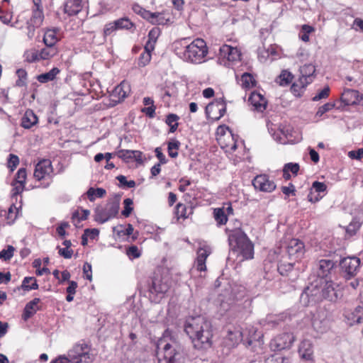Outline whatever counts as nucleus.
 I'll use <instances>...</instances> for the list:
<instances>
[{
    "label": "nucleus",
    "instance_id": "obj_49",
    "mask_svg": "<svg viewBox=\"0 0 363 363\" xmlns=\"http://www.w3.org/2000/svg\"><path fill=\"white\" fill-rule=\"evenodd\" d=\"M40 51L36 50H30L26 52L25 57L26 60L29 62H34L36 61L42 60L40 58Z\"/></svg>",
    "mask_w": 363,
    "mask_h": 363
},
{
    "label": "nucleus",
    "instance_id": "obj_11",
    "mask_svg": "<svg viewBox=\"0 0 363 363\" xmlns=\"http://www.w3.org/2000/svg\"><path fill=\"white\" fill-rule=\"evenodd\" d=\"M170 286L171 282L167 276L155 274L152 278L150 291L152 294H164L169 289Z\"/></svg>",
    "mask_w": 363,
    "mask_h": 363
},
{
    "label": "nucleus",
    "instance_id": "obj_1",
    "mask_svg": "<svg viewBox=\"0 0 363 363\" xmlns=\"http://www.w3.org/2000/svg\"><path fill=\"white\" fill-rule=\"evenodd\" d=\"M341 296L338 285L332 280L315 278L311 281L301 294V303L307 306L323 299L336 301Z\"/></svg>",
    "mask_w": 363,
    "mask_h": 363
},
{
    "label": "nucleus",
    "instance_id": "obj_24",
    "mask_svg": "<svg viewBox=\"0 0 363 363\" xmlns=\"http://www.w3.org/2000/svg\"><path fill=\"white\" fill-rule=\"evenodd\" d=\"M40 302V299L39 298H35L26 305L22 315L24 320L29 319L40 309L38 306Z\"/></svg>",
    "mask_w": 363,
    "mask_h": 363
},
{
    "label": "nucleus",
    "instance_id": "obj_36",
    "mask_svg": "<svg viewBox=\"0 0 363 363\" xmlns=\"http://www.w3.org/2000/svg\"><path fill=\"white\" fill-rule=\"evenodd\" d=\"M132 28H135V25L128 18H122L117 21H115V30H131Z\"/></svg>",
    "mask_w": 363,
    "mask_h": 363
},
{
    "label": "nucleus",
    "instance_id": "obj_22",
    "mask_svg": "<svg viewBox=\"0 0 363 363\" xmlns=\"http://www.w3.org/2000/svg\"><path fill=\"white\" fill-rule=\"evenodd\" d=\"M299 71L300 77L298 79L300 80L308 82V84L313 82L315 68L312 64H306L301 66Z\"/></svg>",
    "mask_w": 363,
    "mask_h": 363
},
{
    "label": "nucleus",
    "instance_id": "obj_42",
    "mask_svg": "<svg viewBox=\"0 0 363 363\" xmlns=\"http://www.w3.org/2000/svg\"><path fill=\"white\" fill-rule=\"evenodd\" d=\"M152 24L164 25L167 21L163 13L155 12L152 13V16L147 19Z\"/></svg>",
    "mask_w": 363,
    "mask_h": 363
},
{
    "label": "nucleus",
    "instance_id": "obj_51",
    "mask_svg": "<svg viewBox=\"0 0 363 363\" xmlns=\"http://www.w3.org/2000/svg\"><path fill=\"white\" fill-rule=\"evenodd\" d=\"M15 248L11 245H8L6 249H4L0 252V259L5 261L9 260L13 256Z\"/></svg>",
    "mask_w": 363,
    "mask_h": 363
},
{
    "label": "nucleus",
    "instance_id": "obj_55",
    "mask_svg": "<svg viewBox=\"0 0 363 363\" xmlns=\"http://www.w3.org/2000/svg\"><path fill=\"white\" fill-rule=\"evenodd\" d=\"M116 230L118 236H122V235L128 236L133 233V227L131 224H128L125 226L121 225L118 228H117V229L115 228V231Z\"/></svg>",
    "mask_w": 363,
    "mask_h": 363
},
{
    "label": "nucleus",
    "instance_id": "obj_21",
    "mask_svg": "<svg viewBox=\"0 0 363 363\" xmlns=\"http://www.w3.org/2000/svg\"><path fill=\"white\" fill-rule=\"evenodd\" d=\"M83 6V0H67L64 5V11L69 16H74L82 11Z\"/></svg>",
    "mask_w": 363,
    "mask_h": 363
},
{
    "label": "nucleus",
    "instance_id": "obj_37",
    "mask_svg": "<svg viewBox=\"0 0 363 363\" xmlns=\"http://www.w3.org/2000/svg\"><path fill=\"white\" fill-rule=\"evenodd\" d=\"M213 216L218 225H224L228 221V215L225 213L223 208H215Z\"/></svg>",
    "mask_w": 363,
    "mask_h": 363
},
{
    "label": "nucleus",
    "instance_id": "obj_34",
    "mask_svg": "<svg viewBox=\"0 0 363 363\" xmlns=\"http://www.w3.org/2000/svg\"><path fill=\"white\" fill-rule=\"evenodd\" d=\"M38 286L36 279L33 277H26L22 281L21 288L25 291L38 289Z\"/></svg>",
    "mask_w": 363,
    "mask_h": 363
},
{
    "label": "nucleus",
    "instance_id": "obj_19",
    "mask_svg": "<svg viewBox=\"0 0 363 363\" xmlns=\"http://www.w3.org/2000/svg\"><path fill=\"white\" fill-rule=\"evenodd\" d=\"M248 100L257 111L263 112L266 109L267 101L260 93L252 92Z\"/></svg>",
    "mask_w": 363,
    "mask_h": 363
},
{
    "label": "nucleus",
    "instance_id": "obj_48",
    "mask_svg": "<svg viewBox=\"0 0 363 363\" xmlns=\"http://www.w3.org/2000/svg\"><path fill=\"white\" fill-rule=\"evenodd\" d=\"M133 11L146 20L150 19L152 16V12L143 9L138 4L133 5Z\"/></svg>",
    "mask_w": 363,
    "mask_h": 363
},
{
    "label": "nucleus",
    "instance_id": "obj_13",
    "mask_svg": "<svg viewBox=\"0 0 363 363\" xmlns=\"http://www.w3.org/2000/svg\"><path fill=\"white\" fill-rule=\"evenodd\" d=\"M53 172L52 162L50 160H42L35 165L34 170V177L40 181L47 178H50Z\"/></svg>",
    "mask_w": 363,
    "mask_h": 363
},
{
    "label": "nucleus",
    "instance_id": "obj_63",
    "mask_svg": "<svg viewBox=\"0 0 363 363\" xmlns=\"http://www.w3.org/2000/svg\"><path fill=\"white\" fill-rule=\"evenodd\" d=\"M330 94V88L328 86L324 87L319 93L314 96L312 99L313 101H318L321 99H327Z\"/></svg>",
    "mask_w": 363,
    "mask_h": 363
},
{
    "label": "nucleus",
    "instance_id": "obj_38",
    "mask_svg": "<svg viewBox=\"0 0 363 363\" xmlns=\"http://www.w3.org/2000/svg\"><path fill=\"white\" fill-rule=\"evenodd\" d=\"M240 81L242 87L244 89L252 88L255 85V83H256L253 77L247 72L244 73L241 76Z\"/></svg>",
    "mask_w": 363,
    "mask_h": 363
},
{
    "label": "nucleus",
    "instance_id": "obj_60",
    "mask_svg": "<svg viewBox=\"0 0 363 363\" xmlns=\"http://www.w3.org/2000/svg\"><path fill=\"white\" fill-rule=\"evenodd\" d=\"M151 60V54L148 52L143 51L139 57L138 65L140 67L146 66Z\"/></svg>",
    "mask_w": 363,
    "mask_h": 363
},
{
    "label": "nucleus",
    "instance_id": "obj_6",
    "mask_svg": "<svg viewBox=\"0 0 363 363\" xmlns=\"http://www.w3.org/2000/svg\"><path fill=\"white\" fill-rule=\"evenodd\" d=\"M207 54L208 48L206 42L201 38H196L190 44L185 45L182 57L188 62L200 64L204 62Z\"/></svg>",
    "mask_w": 363,
    "mask_h": 363
},
{
    "label": "nucleus",
    "instance_id": "obj_32",
    "mask_svg": "<svg viewBox=\"0 0 363 363\" xmlns=\"http://www.w3.org/2000/svg\"><path fill=\"white\" fill-rule=\"evenodd\" d=\"M326 189L327 186L323 182H320L318 181L314 182L312 184L311 191L308 196V200L311 202L318 201L319 200V198L316 196L315 197V199H313V191H314L315 192L317 193H323L326 191Z\"/></svg>",
    "mask_w": 363,
    "mask_h": 363
},
{
    "label": "nucleus",
    "instance_id": "obj_3",
    "mask_svg": "<svg viewBox=\"0 0 363 363\" xmlns=\"http://www.w3.org/2000/svg\"><path fill=\"white\" fill-rule=\"evenodd\" d=\"M230 246V256L235 255L239 262L254 257V244L241 228V223L235 220L234 226L230 223L225 228Z\"/></svg>",
    "mask_w": 363,
    "mask_h": 363
},
{
    "label": "nucleus",
    "instance_id": "obj_58",
    "mask_svg": "<svg viewBox=\"0 0 363 363\" xmlns=\"http://www.w3.org/2000/svg\"><path fill=\"white\" fill-rule=\"evenodd\" d=\"M89 213L90 211L89 210L82 209L81 211H77L74 212L72 218L73 220L76 219H77L79 221L84 220L88 218Z\"/></svg>",
    "mask_w": 363,
    "mask_h": 363
},
{
    "label": "nucleus",
    "instance_id": "obj_52",
    "mask_svg": "<svg viewBox=\"0 0 363 363\" xmlns=\"http://www.w3.org/2000/svg\"><path fill=\"white\" fill-rule=\"evenodd\" d=\"M133 201L131 199H125L123 201V205H124V209L122 211L121 213L123 216H124L125 218L128 217L130 213H132L133 208Z\"/></svg>",
    "mask_w": 363,
    "mask_h": 363
},
{
    "label": "nucleus",
    "instance_id": "obj_44",
    "mask_svg": "<svg viewBox=\"0 0 363 363\" xmlns=\"http://www.w3.org/2000/svg\"><path fill=\"white\" fill-rule=\"evenodd\" d=\"M44 16L42 11H35L33 13L32 17L30 18L29 22L34 25V26L40 27L43 21Z\"/></svg>",
    "mask_w": 363,
    "mask_h": 363
},
{
    "label": "nucleus",
    "instance_id": "obj_27",
    "mask_svg": "<svg viewBox=\"0 0 363 363\" xmlns=\"http://www.w3.org/2000/svg\"><path fill=\"white\" fill-rule=\"evenodd\" d=\"M239 308L240 306H238L234 300L230 301V302L222 301L220 304V311L222 315L229 313L230 315H235Z\"/></svg>",
    "mask_w": 363,
    "mask_h": 363
},
{
    "label": "nucleus",
    "instance_id": "obj_64",
    "mask_svg": "<svg viewBox=\"0 0 363 363\" xmlns=\"http://www.w3.org/2000/svg\"><path fill=\"white\" fill-rule=\"evenodd\" d=\"M126 254L130 259L138 258L140 256V252L138 247L135 245H132L126 250Z\"/></svg>",
    "mask_w": 363,
    "mask_h": 363
},
{
    "label": "nucleus",
    "instance_id": "obj_45",
    "mask_svg": "<svg viewBox=\"0 0 363 363\" xmlns=\"http://www.w3.org/2000/svg\"><path fill=\"white\" fill-rule=\"evenodd\" d=\"M16 75L18 79L16 81V86L22 87L26 85L27 72L23 69H18L16 70Z\"/></svg>",
    "mask_w": 363,
    "mask_h": 363
},
{
    "label": "nucleus",
    "instance_id": "obj_50",
    "mask_svg": "<svg viewBox=\"0 0 363 363\" xmlns=\"http://www.w3.org/2000/svg\"><path fill=\"white\" fill-rule=\"evenodd\" d=\"M186 211H187V208L185 204H183L181 203H179L177 204L176 208H175V215H176L177 219L186 218L188 217Z\"/></svg>",
    "mask_w": 363,
    "mask_h": 363
},
{
    "label": "nucleus",
    "instance_id": "obj_9",
    "mask_svg": "<svg viewBox=\"0 0 363 363\" xmlns=\"http://www.w3.org/2000/svg\"><path fill=\"white\" fill-rule=\"evenodd\" d=\"M294 341L292 333H284L274 337L270 342V348L274 351L290 349Z\"/></svg>",
    "mask_w": 363,
    "mask_h": 363
},
{
    "label": "nucleus",
    "instance_id": "obj_28",
    "mask_svg": "<svg viewBox=\"0 0 363 363\" xmlns=\"http://www.w3.org/2000/svg\"><path fill=\"white\" fill-rule=\"evenodd\" d=\"M359 101V93L352 89H346L342 94L341 101L346 106L352 105Z\"/></svg>",
    "mask_w": 363,
    "mask_h": 363
},
{
    "label": "nucleus",
    "instance_id": "obj_10",
    "mask_svg": "<svg viewBox=\"0 0 363 363\" xmlns=\"http://www.w3.org/2000/svg\"><path fill=\"white\" fill-rule=\"evenodd\" d=\"M360 262V259L357 257H347L340 260V266L345 276L350 279L357 273Z\"/></svg>",
    "mask_w": 363,
    "mask_h": 363
},
{
    "label": "nucleus",
    "instance_id": "obj_15",
    "mask_svg": "<svg viewBox=\"0 0 363 363\" xmlns=\"http://www.w3.org/2000/svg\"><path fill=\"white\" fill-rule=\"evenodd\" d=\"M113 215V202L99 205L95 209V220L104 223L109 220Z\"/></svg>",
    "mask_w": 363,
    "mask_h": 363
},
{
    "label": "nucleus",
    "instance_id": "obj_39",
    "mask_svg": "<svg viewBox=\"0 0 363 363\" xmlns=\"http://www.w3.org/2000/svg\"><path fill=\"white\" fill-rule=\"evenodd\" d=\"M179 117L174 113H169L167 116L166 123L169 126V132L174 133L179 125L178 121Z\"/></svg>",
    "mask_w": 363,
    "mask_h": 363
},
{
    "label": "nucleus",
    "instance_id": "obj_7",
    "mask_svg": "<svg viewBox=\"0 0 363 363\" xmlns=\"http://www.w3.org/2000/svg\"><path fill=\"white\" fill-rule=\"evenodd\" d=\"M260 337L261 334H257V330L253 327H251L249 329L248 337L246 340H244V335L241 329L239 328H233L228 330L224 341L225 344L229 347H234L242 341H243L246 347H250L254 342L259 341Z\"/></svg>",
    "mask_w": 363,
    "mask_h": 363
},
{
    "label": "nucleus",
    "instance_id": "obj_16",
    "mask_svg": "<svg viewBox=\"0 0 363 363\" xmlns=\"http://www.w3.org/2000/svg\"><path fill=\"white\" fill-rule=\"evenodd\" d=\"M335 267V263L330 259H320L316 264V278L329 279V275Z\"/></svg>",
    "mask_w": 363,
    "mask_h": 363
},
{
    "label": "nucleus",
    "instance_id": "obj_17",
    "mask_svg": "<svg viewBox=\"0 0 363 363\" xmlns=\"http://www.w3.org/2000/svg\"><path fill=\"white\" fill-rule=\"evenodd\" d=\"M211 253V249L208 245H203L198 249L195 262V266L198 271L204 272L206 270V260Z\"/></svg>",
    "mask_w": 363,
    "mask_h": 363
},
{
    "label": "nucleus",
    "instance_id": "obj_41",
    "mask_svg": "<svg viewBox=\"0 0 363 363\" xmlns=\"http://www.w3.org/2000/svg\"><path fill=\"white\" fill-rule=\"evenodd\" d=\"M267 126H268V130H269V133L272 135V136L276 141H277L280 143H282V144L286 143V140H284V138H283L281 133L279 132L278 127H277L276 125H274L273 124H271V125L268 124Z\"/></svg>",
    "mask_w": 363,
    "mask_h": 363
},
{
    "label": "nucleus",
    "instance_id": "obj_31",
    "mask_svg": "<svg viewBox=\"0 0 363 363\" xmlns=\"http://www.w3.org/2000/svg\"><path fill=\"white\" fill-rule=\"evenodd\" d=\"M60 72V70L57 67H53L49 72L38 75L37 79L40 83H46L52 81Z\"/></svg>",
    "mask_w": 363,
    "mask_h": 363
},
{
    "label": "nucleus",
    "instance_id": "obj_25",
    "mask_svg": "<svg viewBox=\"0 0 363 363\" xmlns=\"http://www.w3.org/2000/svg\"><path fill=\"white\" fill-rule=\"evenodd\" d=\"M286 318V315L281 313L278 315H268L264 320H262L264 326L269 328H275L280 325V323Z\"/></svg>",
    "mask_w": 363,
    "mask_h": 363
},
{
    "label": "nucleus",
    "instance_id": "obj_23",
    "mask_svg": "<svg viewBox=\"0 0 363 363\" xmlns=\"http://www.w3.org/2000/svg\"><path fill=\"white\" fill-rule=\"evenodd\" d=\"M38 122V118L35 114L33 111L31 109H28L26 111L21 118V125L26 129H30L33 125H36Z\"/></svg>",
    "mask_w": 363,
    "mask_h": 363
},
{
    "label": "nucleus",
    "instance_id": "obj_26",
    "mask_svg": "<svg viewBox=\"0 0 363 363\" xmlns=\"http://www.w3.org/2000/svg\"><path fill=\"white\" fill-rule=\"evenodd\" d=\"M298 353L301 357L306 360H311L313 359V346L308 340H303L301 342L299 348Z\"/></svg>",
    "mask_w": 363,
    "mask_h": 363
},
{
    "label": "nucleus",
    "instance_id": "obj_57",
    "mask_svg": "<svg viewBox=\"0 0 363 363\" xmlns=\"http://www.w3.org/2000/svg\"><path fill=\"white\" fill-rule=\"evenodd\" d=\"M27 177V173L25 168H21L18 170L14 182L24 184H26V179Z\"/></svg>",
    "mask_w": 363,
    "mask_h": 363
},
{
    "label": "nucleus",
    "instance_id": "obj_61",
    "mask_svg": "<svg viewBox=\"0 0 363 363\" xmlns=\"http://www.w3.org/2000/svg\"><path fill=\"white\" fill-rule=\"evenodd\" d=\"M334 107V103H326L324 105L319 107L315 116L318 117H321L324 113L332 110Z\"/></svg>",
    "mask_w": 363,
    "mask_h": 363
},
{
    "label": "nucleus",
    "instance_id": "obj_2",
    "mask_svg": "<svg viewBox=\"0 0 363 363\" xmlns=\"http://www.w3.org/2000/svg\"><path fill=\"white\" fill-rule=\"evenodd\" d=\"M184 331L191 339L194 348L206 350L212 345L213 330L211 323L203 316L189 317L184 325Z\"/></svg>",
    "mask_w": 363,
    "mask_h": 363
},
{
    "label": "nucleus",
    "instance_id": "obj_18",
    "mask_svg": "<svg viewBox=\"0 0 363 363\" xmlns=\"http://www.w3.org/2000/svg\"><path fill=\"white\" fill-rule=\"evenodd\" d=\"M218 111L219 115L216 116L215 118L219 119L224 116L226 111L225 104L222 98L216 99L214 101L208 104L206 107V113L207 115Z\"/></svg>",
    "mask_w": 363,
    "mask_h": 363
},
{
    "label": "nucleus",
    "instance_id": "obj_14",
    "mask_svg": "<svg viewBox=\"0 0 363 363\" xmlns=\"http://www.w3.org/2000/svg\"><path fill=\"white\" fill-rule=\"evenodd\" d=\"M252 185L256 189L265 192H272L276 189L274 181L266 174L256 176L252 180Z\"/></svg>",
    "mask_w": 363,
    "mask_h": 363
},
{
    "label": "nucleus",
    "instance_id": "obj_59",
    "mask_svg": "<svg viewBox=\"0 0 363 363\" xmlns=\"http://www.w3.org/2000/svg\"><path fill=\"white\" fill-rule=\"evenodd\" d=\"M299 170V165L298 163H287L284 165L283 172L284 175L287 174V172H292V174L296 175Z\"/></svg>",
    "mask_w": 363,
    "mask_h": 363
},
{
    "label": "nucleus",
    "instance_id": "obj_33",
    "mask_svg": "<svg viewBox=\"0 0 363 363\" xmlns=\"http://www.w3.org/2000/svg\"><path fill=\"white\" fill-rule=\"evenodd\" d=\"M362 225L361 222L357 218H354L350 224L345 228L346 235L352 237L359 230Z\"/></svg>",
    "mask_w": 363,
    "mask_h": 363
},
{
    "label": "nucleus",
    "instance_id": "obj_12",
    "mask_svg": "<svg viewBox=\"0 0 363 363\" xmlns=\"http://www.w3.org/2000/svg\"><path fill=\"white\" fill-rule=\"evenodd\" d=\"M286 252L291 259L298 260L305 253L304 243L298 239H291L287 244Z\"/></svg>",
    "mask_w": 363,
    "mask_h": 363
},
{
    "label": "nucleus",
    "instance_id": "obj_35",
    "mask_svg": "<svg viewBox=\"0 0 363 363\" xmlns=\"http://www.w3.org/2000/svg\"><path fill=\"white\" fill-rule=\"evenodd\" d=\"M308 82H305L298 79V81L293 83L291 86V91L296 96H301Z\"/></svg>",
    "mask_w": 363,
    "mask_h": 363
},
{
    "label": "nucleus",
    "instance_id": "obj_62",
    "mask_svg": "<svg viewBox=\"0 0 363 363\" xmlns=\"http://www.w3.org/2000/svg\"><path fill=\"white\" fill-rule=\"evenodd\" d=\"M12 186H13V189H12V191H11L12 192L11 196L13 198L17 197L18 195H20L23 192V191L24 190V188H25L24 184L16 183L14 182H12Z\"/></svg>",
    "mask_w": 363,
    "mask_h": 363
},
{
    "label": "nucleus",
    "instance_id": "obj_56",
    "mask_svg": "<svg viewBox=\"0 0 363 363\" xmlns=\"http://www.w3.org/2000/svg\"><path fill=\"white\" fill-rule=\"evenodd\" d=\"M133 150H121L117 152H115V155H117L119 158L123 159L125 162H129L132 161V153Z\"/></svg>",
    "mask_w": 363,
    "mask_h": 363
},
{
    "label": "nucleus",
    "instance_id": "obj_30",
    "mask_svg": "<svg viewBox=\"0 0 363 363\" xmlns=\"http://www.w3.org/2000/svg\"><path fill=\"white\" fill-rule=\"evenodd\" d=\"M58 53V49L55 45H45L40 50V58L41 60H49L55 57Z\"/></svg>",
    "mask_w": 363,
    "mask_h": 363
},
{
    "label": "nucleus",
    "instance_id": "obj_29",
    "mask_svg": "<svg viewBox=\"0 0 363 363\" xmlns=\"http://www.w3.org/2000/svg\"><path fill=\"white\" fill-rule=\"evenodd\" d=\"M57 29H48L45 32L43 42L45 45H55L59 40Z\"/></svg>",
    "mask_w": 363,
    "mask_h": 363
},
{
    "label": "nucleus",
    "instance_id": "obj_54",
    "mask_svg": "<svg viewBox=\"0 0 363 363\" xmlns=\"http://www.w3.org/2000/svg\"><path fill=\"white\" fill-rule=\"evenodd\" d=\"M312 325L313 328L320 333H323L326 328L325 320H319L315 315L312 319Z\"/></svg>",
    "mask_w": 363,
    "mask_h": 363
},
{
    "label": "nucleus",
    "instance_id": "obj_8",
    "mask_svg": "<svg viewBox=\"0 0 363 363\" xmlns=\"http://www.w3.org/2000/svg\"><path fill=\"white\" fill-rule=\"evenodd\" d=\"M240 51L235 47L228 45H223L219 49L218 60L225 66L229 67L230 62H237L240 60Z\"/></svg>",
    "mask_w": 363,
    "mask_h": 363
},
{
    "label": "nucleus",
    "instance_id": "obj_20",
    "mask_svg": "<svg viewBox=\"0 0 363 363\" xmlns=\"http://www.w3.org/2000/svg\"><path fill=\"white\" fill-rule=\"evenodd\" d=\"M130 92V84L125 80L122 81L119 85L115 86V106L121 103Z\"/></svg>",
    "mask_w": 363,
    "mask_h": 363
},
{
    "label": "nucleus",
    "instance_id": "obj_46",
    "mask_svg": "<svg viewBox=\"0 0 363 363\" xmlns=\"http://www.w3.org/2000/svg\"><path fill=\"white\" fill-rule=\"evenodd\" d=\"M116 179L119 182L118 186L123 189H130L135 186L134 180L127 181L126 177L123 175L117 176Z\"/></svg>",
    "mask_w": 363,
    "mask_h": 363
},
{
    "label": "nucleus",
    "instance_id": "obj_47",
    "mask_svg": "<svg viewBox=\"0 0 363 363\" xmlns=\"http://www.w3.org/2000/svg\"><path fill=\"white\" fill-rule=\"evenodd\" d=\"M180 143L178 140H173L168 143L169 156L175 158L178 156L177 150L179 148Z\"/></svg>",
    "mask_w": 363,
    "mask_h": 363
},
{
    "label": "nucleus",
    "instance_id": "obj_53",
    "mask_svg": "<svg viewBox=\"0 0 363 363\" xmlns=\"http://www.w3.org/2000/svg\"><path fill=\"white\" fill-rule=\"evenodd\" d=\"M264 363H289V359L279 354H274L268 357Z\"/></svg>",
    "mask_w": 363,
    "mask_h": 363
},
{
    "label": "nucleus",
    "instance_id": "obj_40",
    "mask_svg": "<svg viewBox=\"0 0 363 363\" xmlns=\"http://www.w3.org/2000/svg\"><path fill=\"white\" fill-rule=\"evenodd\" d=\"M105 194L106 191L102 188L94 189L93 187H91L86 191L87 197L91 201H94L96 198L103 197L105 195Z\"/></svg>",
    "mask_w": 363,
    "mask_h": 363
},
{
    "label": "nucleus",
    "instance_id": "obj_4",
    "mask_svg": "<svg viewBox=\"0 0 363 363\" xmlns=\"http://www.w3.org/2000/svg\"><path fill=\"white\" fill-rule=\"evenodd\" d=\"M95 356L90 345L80 342L74 345L67 355H60L51 363H92Z\"/></svg>",
    "mask_w": 363,
    "mask_h": 363
},
{
    "label": "nucleus",
    "instance_id": "obj_5",
    "mask_svg": "<svg viewBox=\"0 0 363 363\" xmlns=\"http://www.w3.org/2000/svg\"><path fill=\"white\" fill-rule=\"evenodd\" d=\"M157 347L159 363H185L186 354L182 347L174 341L167 342L164 337L158 340Z\"/></svg>",
    "mask_w": 363,
    "mask_h": 363
},
{
    "label": "nucleus",
    "instance_id": "obj_43",
    "mask_svg": "<svg viewBox=\"0 0 363 363\" xmlns=\"http://www.w3.org/2000/svg\"><path fill=\"white\" fill-rule=\"evenodd\" d=\"M292 79H293V75L291 74V73L286 70H284L281 72V73L279 76L277 82L281 86H286L290 84V82L292 81Z\"/></svg>",
    "mask_w": 363,
    "mask_h": 363
}]
</instances>
